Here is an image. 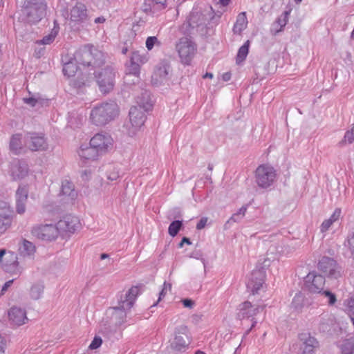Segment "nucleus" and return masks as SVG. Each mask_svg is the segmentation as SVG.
Listing matches in <instances>:
<instances>
[{
  "label": "nucleus",
  "instance_id": "obj_62",
  "mask_svg": "<svg viewBox=\"0 0 354 354\" xmlns=\"http://www.w3.org/2000/svg\"><path fill=\"white\" fill-rule=\"evenodd\" d=\"M195 354H205L203 351H197Z\"/></svg>",
  "mask_w": 354,
  "mask_h": 354
},
{
  "label": "nucleus",
  "instance_id": "obj_32",
  "mask_svg": "<svg viewBox=\"0 0 354 354\" xmlns=\"http://www.w3.org/2000/svg\"><path fill=\"white\" fill-rule=\"evenodd\" d=\"M21 136L19 134L14 135L10 140V147L11 151L15 153H18L21 149Z\"/></svg>",
  "mask_w": 354,
  "mask_h": 354
},
{
  "label": "nucleus",
  "instance_id": "obj_64",
  "mask_svg": "<svg viewBox=\"0 0 354 354\" xmlns=\"http://www.w3.org/2000/svg\"><path fill=\"white\" fill-rule=\"evenodd\" d=\"M353 36H354V33L353 34L352 33V37H353Z\"/></svg>",
  "mask_w": 354,
  "mask_h": 354
},
{
  "label": "nucleus",
  "instance_id": "obj_59",
  "mask_svg": "<svg viewBox=\"0 0 354 354\" xmlns=\"http://www.w3.org/2000/svg\"><path fill=\"white\" fill-rule=\"evenodd\" d=\"M212 77H213V74L210 73H206L203 75V78H210V79H212Z\"/></svg>",
  "mask_w": 354,
  "mask_h": 354
},
{
  "label": "nucleus",
  "instance_id": "obj_5",
  "mask_svg": "<svg viewBox=\"0 0 354 354\" xmlns=\"http://www.w3.org/2000/svg\"><path fill=\"white\" fill-rule=\"evenodd\" d=\"M181 62L185 65H189L196 53L195 44L187 37L179 39L176 46Z\"/></svg>",
  "mask_w": 354,
  "mask_h": 354
},
{
  "label": "nucleus",
  "instance_id": "obj_10",
  "mask_svg": "<svg viewBox=\"0 0 354 354\" xmlns=\"http://www.w3.org/2000/svg\"><path fill=\"white\" fill-rule=\"evenodd\" d=\"M151 104L147 103V105L142 106L140 105L139 107L133 106L129 111L130 122L131 124V132L134 133L135 131L143 126L145 122V114L142 109L147 111L151 107Z\"/></svg>",
  "mask_w": 354,
  "mask_h": 354
},
{
  "label": "nucleus",
  "instance_id": "obj_16",
  "mask_svg": "<svg viewBox=\"0 0 354 354\" xmlns=\"http://www.w3.org/2000/svg\"><path fill=\"white\" fill-rule=\"evenodd\" d=\"M318 268L330 277L337 278L340 275L337 262L329 257H323L318 263Z\"/></svg>",
  "mask_w": 354,
  "mask_h": 354
},
{
  "label": "nucleus",
  "instance_id": "obj_35",
  "mask_svg": "<svg viewBox=\"0 0 354 354\" xmlns=\"http://www.w3.org/2000/svg\"><path fill=\"white\" fill-rule=\"evenodd\" d=\"M130 62L141 65L147 62V57L146 55H141L138 51H136L132 53Z\"/></svg>",
  "mask_w": 354,
  "mask_h": 354
},
{
  "label": "nucleus",
  "instance_id": "obj_2",
  "mask_svg": "<svg viewBox=\"0 0 354 354\" xmlns=\"http://www.w3.org/2000/svg\"><path fill=\"white\" fill-rule=\"evenodd\" d=\"M75 57L84 65L97 66L102 63L104 55L93 45L87 44L75 53Z\"/></svg>",
  "mask_w": 354,
  "mask_h": 354
},
{
  "label": "nucleus",
  "instance_id": "obj_61",
  "mask_svg": "<svg viewBox=\"0 0 354 354\" xmlns=\"http://www.w3.org/2000/svg\"><path fill=\"white\" fill-rule=\"evenodd\" d=\"M108 257H109V256H108V254H101V259H106V258H107Z\"/></svg>",
  "mask_w": 354,
  "mask_h": 354
},
{
  "label": "nucleus",
  "instance_id": "obj_48",
  "mask_svg": "<svg viewBox=\"0 0 354 354\" xmlns=\"http://www.w3.org/2000/svg\"><path fill=\"white\" fill-rule=\"evenodd\" d=\"M171 285L169 283H167L166 282L164 283L163 288H162L161 292H160L158 301L160 300H161L162 298L165 296V295L167 294V290H171Z\"/></svg>",
  "mask_w": 354,
  "mask_h": 354
},
{
  "label": "nucleus",
  "instance_id": "obj_50",
  "mask_svg": "<svg viewBox=\"0 0 354 354\" xmlns=\"http://www.w3.org/2000/svg\"><path fill=\"white\" fill-rule=\"evenodd\" d=\"M24 101L26 104H29L31 106H35L39 102L38 99L35 97L24 98Z\"/></svg>",
  "mask_w": 354,
  "mask_h": 354
},
{
  "label": "nucleus",
  "instance_id": "obj_33",
  "mask_svg": "<svg viewBox=\"0 0 354 354\" xmlns=\"http://www.w3.org/2000/svg\"><path fill=\"white\" fill-rule=\"evenodd\" d=\"M182 226H183V223H182L181 221H173L169 225V228H168V233H169V234L171 236L174 237L175 236L177 235V234L180 231V230L182 227Z\"/></svg>",
  "mask_w": 354,
  "mask_h": 354
},
{
  "label": "nucleus",
  "instance_id": "obj_15",
  "mask_svg": "<svg viewBox=\"0 0 354 354\" xmlns=\"http://www.w3.org/2000/svg\"><path fill=\"white\" fill-rule=\"evenodd\" d=\"M58 196L64 203H73L77 197V192L71 181L64 180L62 181Z\"/></svg>",
  "mask_w": 354,
  "mask_h": 354
},
{
  "label": "nucleus",
  "instance_id": "obj_41",
  "mask_svg": "<svg viewBox=\"0 0 354 354\" xmlns=\"http://www.w3.org/2000/svg\"><path fill=\"white\" fill-rule=\"evenodd\" d=\"M57 32H51L49 35L45 36L42 39L37 41V44L47 45L51 44L55 39Z\"/></svg>",
  "mask_w": 354,
  "mask_h": 354
},
{
  "label": "nucleus",
  "instance_id": "obj_47",
  "mask_svg": "<svg viewBox=\"0 0 354 354\" xmlns=\"http://www.w3.org/2000/svg\"><path fill=\"white\" fill-rule=\"evenodd\" d=\"M323 294L325 295V297L328 298V304L330 305H333L336 302L337 299L335 294L328 290L324 291Z\"/></svg>",
  "mask_w": 354,
  "mask_h": 354
},
{
  "label": "nucleus",
  "instance_id": "obj_60",
  "mask_svg": "<svg viewBox=\"0 0 354 354\" xmlns=\"http://www.w3.org/2000/svg\"><path fill=\"white\" fill-rule=\"evenodd\" d=\"M128 50H129L128 47L127 46H124L122 48V53L124 55H126L127 53Z\"/></svg>",
  "mask_w": 354,
  "mask_h": 354
},
{
  "label": "nucleus",
  "instance_id": "obj_53",
  "mask_svg": "<svg viewBox=\"0 0 354 354\" xmlns=\"http://www.w3.org/2000/svg\"><path fill=\"white\" fill-rule=\"evenodd\" d=\"M13 281L14 280L12 279V280H9V281H8L7 282L5 283V284L3 285V286L2 287V289L1 290L2 295L8 290V288L9 287H10V286L13 283Z\"/></svg>",
  "mask_w": 354,
  "mask_h": 354
},
{
  "label": "nucleus",
  "instance_id": "obj_29",
  "mask_svg": "<svg viewBox=\"0 0 354 354\" xmlns=\"http://www.w3.org/2000/svg\"><path fill=\"white\" fill-rule=\"evenodd\" d=\"M341 214V209H336L333 214L331 215V216L325 220L321 225V232H326L330 227L333 225L334 222L337 221L340 216Z\"/></svg>",
  "mask_w": 354,
  "mask_h": 354
},
{
  "label": "nucleus",
  "instance_id": "obj_3",
  "mask_svg": "<svg viewBox=\"0 0 354 354\" xmlns=\"http://www.w3.org/2000/svg\"><path fill=\"white\" fill-rule=\"evenodd\" d=\"M254 178L259 187L266 189L276 180L277 171L269 164H261L254 171Z\"/></svg>",
  "mask_w": 354,
  "mask_h": 354
},
{
  "label": "nucleus",
  "instance_id": "obj_28",
  "mask_svg": "<svg viewBox=\"0 0 354 354\" xmlns=\"http://www.w3.org/2000/svg\"><path fill=\"white\" fill-rule=\"evenodd\" d=\"M291 12V10L285 11L283 15L279 17L275 23L274 24V34L281 31L283 28L286 26L288 21L289 15Z\"/></svg>",
  "mask_w": 354,
  "mask_h": 354
},
{
  "label": "nucleus",
  "instance_id": "obj_26",
  "mask_svg": "<svg viewBox=\"0 0 354 354\" xmlns=\"http://www.w3.org/2000/svg\"><path fill=\"white\" fill-rule=\"evenodd\" d=\"M258 308H254L250 301H245L239 306V315L242 318L250 317L257 315Z\"/></svg>",
  "mask_w": 354,
  "mask_h": 354
},
{
  "label": "nucleus",
  "instance_id": "obj_27",
  "mask_svg": "<svg viewBox=\"0 0 354 354\" xmlns=\"http://www.w3.org/2000/svg\"><path fill=\"white\" fill-rule=\"evenodd\" d=\"M301 339L304 341V354L306 353L308 354H312L314 351V349L319 346V342L316 338L310 336V335L306 337H302Z\"/></svg>",
  "mask_w": 354,
  "mask_h": 354
},
{
  "label": "nucleus",
  "instance_id": "obj_30",
  "mask_svg": "<svg viewBox=\"0 0 354 354\" xmlns=\"http://www.w3.org/2000/svg\"><path fill=\"white\" fill-rule=\"evenodd\" d=\"M250 41L247 40L243 46H241L239 50L236 55V61L237 64H240L242 62H243L249 53V46H250Z\"/></svg>",
  "mask_w": 354,
  "mask_h": 354
},
{
  "label": "nucleus",
  "instance_id": "obj_58",
  "mask_svg": "<svg viewBox=\"0 0 354 354\" xmlns=\"http://www.w3.org/2000/svg\"><path fill=\"white\" fill-rule=\"evenodd\" d=\"M230 0H219L218 3L222 6H226L229 4Z\"/></svg>",
  "mask_w": 354,
  "mask_h": 354
},
{
  "label": "nucleus",
  "instance_id": "obj_36",
  "mask_svg": "<svg viewBox=\"0 0 354 354\" xmlns=\"http://www.w3.org/2000/svg\"><path fill=\"white\" fill-rule=\"evenodd\" d=\"M202 20V15L197 12H192L188 18V23L190 26H195Z\"/></svg>",
  "mask_w": 354,
  "mask_h": 354
},
{
  "label": "nucleus",
  "instance_id": "obj_19",
  "mask_svg": "<svg viewBox=\"0 0 354 354\" xmlns=\"http://www.w3.org/2000/svg\"><path fill=\"white\" fill-rule=\"evenodd\" d=\"M8 318L11 324L17 326H21L28 321L26 310L17 306L10 308L8 311Z\"/></svg>",
  "mask_w": 354,
  "mask_h": 354
},
{
  "label": "nucleus",
  "instance_id": "obj_51",
  "mask_svg": "<svg viewBox=\"0 0 354 354\" xmlns=\"http://www.w3.org/2000/svg\"><path fill=\"white\" fill-rule=\"evenodd\" d=\"M246 210H247V208L246 207H242L239 209V212L234 214L232 216V219L233 220H236L235 217L236 216H238L239 215H241V216H244L245 214V212H246Z\"/></svg>",
  "mask_w": 354,
  "mask_h": 354
},
{
  "label": "nucleus",
  "instance_id": "obj_63",
  "mask_svg": "<svg viewBox=\"0 0 354 354\" xmlns=\"http://www.w3.org/2000/svg\"><path fill=\"white\" fill-rule=\"evenodd\" d=\"M302 0H295V1L298 3H300Z\"/></svg>",
  "mask_w": 354,
  "mask_h": 354
},
{
  "label": "nucleus",
  "instance_id": "obj_34",
  "mask_svg": "<svg viewBox=\"0 0 354 354\" xmlns=\"http://www.w3.org/2000/svg\"><path fill=\"white\" fill-rule=\"evenodd\" d=\"M22 252L28 255L33 254L35 252L36 248L35 245L26 239L22 241Z\"/></svg>",
  "mask_w": 354,
  "mask_h": 354
},
{
  "label": "nucleus",
  "instance_id": "obj_20",
  "mask_svg": "<svg viewBox=\"0 0 354 354\" xmlns=\"http://www.w3.org/2000/svg\"><path fill=\"white\" fill-rule=\"evenodd\" d=\"M80 221L74 216L67 215L57 223V230H60L66 232L74 233L78 228Z\"/></svg>",
  "mask_w": 354,
  "mask_h": 354
},
{
  "label": "nucleus",
  "instance_id": "obj_12",
  "mask_svg": "<svg viewBox=\"0 0 354 354\" xmlns=\"http://www.w3.org/2000/svg\"><path fill=\"white\" fill-rule=\"evenodd\" d=\"M12 209L6 201H0V236L12 225Z\"/></svg>",
  "mask_w": 354,
  "mask_h": 354
},
{
  "label": "nucleus",
  "instance_id": "obj_17",
  "mask_svg": "<svg viewBox=\"0 0 354 354\" xmlns=\"http://www.w3.org/2000/svg\"><path fill=\"white\" fill-rule=\"evenodd\" d=\"M88 19L87 9L82 3H77L71 10L70 22L72 26L79 25Z\"/></svg>",
  "mask_w": 354,
  "mask_h": 354
},
{
  "label": "nucleus",
  "instance_id": "obj_43",
  "mask_svg": "<svg viewBox=\"0 0 354 354\" xmlns=\"http://www.w3.org/2000/svg\"><path fill=\"white\" fill-rule=\"evenodd\" d=\"M152 1L153 10H162L167 6V0H152Z\"/></svg>",
  "mask_w": 354,
  "mask_h": 354
},
{
  "label": "nucleus",
  "instance_id": "obj_49",
  "mask_svg": "<svg viewBox=\"0 0 354 354\" xmlns=\"http://www.w3.org/2000/svg\"><path fill=\"white\" fill-rule=\"evenodd\" d=\"M207 221H208V219L207 217L201 218L196 225L197 230L203 229L206 226Z\"/></svg>",
  "mask_w": 354,
  "mask_h": 354
},
{
  "label": "nucleus",
  "instance_id": "obj_46",
  "mask_svg": "<svg viewBox=\"0 0 354 354\" xmlns=\"http://www.w3.org/2000/svg\"><path fill=\"white\" fill-rule=\"evenodd\" d=\"M157 43H158V41L156 37H149L146 40V47L149 50H151Z\"/></svg>",
  "mask_w": 354,
  "mask_h": 354
},
{
  "label": "nucleus",
  "instance_id": "obj_56",
  "mask_svg": "<svg viewBox=\"0 0 354 354\" xmlns=\"http://www.w3.org/2000/svg\"><path fill=\"white\" fill-rule=\"evenodd\" d=\"M222 79L225 82H227L231 79V73L230 72H227L223 74Z\"/></svg>",
  "mask_w": 354,
  "mask_h": 354
},
{
  "label": "nucleus",
  "instance_id": "obj_52",
  "mask_svg": "<svg viewBox=\"0 0 354 354\" xmlns=\"http://www.w3.org/2000/svg\"><path fill=\"white\" fill-rule=\"evenodd\" d=\"M184 307L192 308L194 306V302L189 299H185L182 301Z\"/></svg>",
  "mask_w": 354,
  "mask_h": 354
},
{
  "label": "nucleus",
  "instance_id": "obj_24",
  "mask_svg": "<svg viewBox=\"0 0 354 354\" xmlns=\"http://www.w3.org/2000/svg\"><path fill=\"white\" fill-rule=\"evenodd\" d=\"M78 153L81 158L86 160H96L99 157L102 156L100 152L90 145L88 147H82Z\"/></svg>",
  "mask_w": 354,
  "mask_h": 354
},
{
  "label": "nucleus",
  "instance_id": "obj_9",
  "mask_svg": "<svg viewBox=\"0 0 354 354\" xmlns=\"http://www.w3.org/2000/svg\"><path fill=\"white\" fill-rule=\"evenodd\" d=\"M115 77V73L110 67L104 68L97 73L96 75L97 83L102 93H108L113 89Z\"/></svg>",
  "mask_w": 354,
  "mask_h": 354
},
{
  "label": "nucleus",
  "instance_id": "obj_31",
  "mask_svg": "<svg viewBox=\"0 0 354 354\" xmlns=\"http://www.w3.org/2000/svg\"><path fill=\"white\" fill-rule=\"evenodd\" d=\"M342 354L354 353V337L346 339L341 346Z\"/></svg>",
  "mask_w": 354,
  "mask_h": 354
},
{
  "label": "nucleus",
  "instance_id": "obj_18",
  "mask_svg": "<svg viewBox=\"0 0 354 354\" xmlns=\"http://www.w3.org/2000/svg\"><path fill=\"white\" fill-rule=\"evenodd\" d=\"M305 284L311 292H321L325 285V279L321 274L310 272L307 274Z\"/></svg>",
  "mask_w": 354,
  "mask_h": 354
},
{
  "label": "nucleus",
  "instance_id": "obj_7",
  "mask_svg": "<svg viewBox=\"0 0 354 354\" xmlns=\"http://www.w3.org/2000/svg\"><path fill=\"white\" fill-rule=\"evenodd\" d=\"M0 266L8 272L21 274L22 268L19 266L17 254L6 249L0 250Z\"/></svg>",
  "mask_w": 354,
  "mask_h": 354
},
{
  "label": "nucleus",
  "instance_id": "obj_23",
  "mask_svg": "<svg viewBox=\"0 0 354 354\" xmlns=\"http://www.w3.org/2000/svg\"><path fill=\"white\" fill-rule=\"evenodd\" d=\"M10 172L14 180H21L28 174V165L25 162H15L11 166Z\"/></svg>",
  "mask_w": 354,
  "mask_h": 354
},
{
  "label": "nucleus",
  "instance_id": "obj_45",
  "mask_svg": "<svg viewBox=\"0 0 354 354\" xmlns=\"http://www.w3.org/2000/svg\"><path fill=\"white\" fill-rule=\"evenodd\" d=\"M102 344V339L100 337L95 336L93 341L91 342V344L89 345L88 348L91 350H94L98 348Z\"/></svg>",
  "mask_w": 354,
  "mask_h": 354
},
{
  "label": "nucleus",
  "instance_id": "obj_37",
  "mask_svg": "<svg viewBox=\"0 0 354 354\" xmlns=\"http://www.w3.org/2000/svg\"><path fill=\"white\" fill-rule=\"evenodd\" d=\"M140 65L130 62V65L128 66V73L127 74V77H129L131 75H133L137 78H138L140 75Z\"/></svg>",
  "mask_w": 354,
  "mask_h": 354
},
{
  "label": "nucleus",
  "instance_id": "obj_25",
  "mask_svg": "<svg viewBox=\"0 0 354 354\" xmlns=\"http://www.w3.org/2000/svg\"><path fill=\"white\" fill-rule=\"evenodd\" d=\"M248 23L246 12H242L239 13L233 27V32L234 34L241 35V32L247 28Z\"/></svg>",
  "mask_w": 354,
  "mask_h": 354
},
{
  "label": "nucleus",
  "instance_id": "obj_39",
  "mask_svg": "<svg viewBox=\"0 0 354 354\" xmlns=\"http://www.w3.org/2000/svg\"><path fill=\"white\" fill-rule=\"evenodd\" d=\"M44 290V286L41 284H35L31 287L30 295L33 299H38Z\"/></svg>",
  "mask_w": 354,
  "mask_h": 354
},
{
  "label": "nucleus",
  "instance_id": "obj_38",
  "mask_svg": "<svg viewBox=\"0 0 354 354\" xmlns=\"http://www.w3.org/2000/svg\"><path fill=\"white\" fill-rule=\"evenodd\" d=\"M77 67L73 63H66L64 65L63 73L68 77L73 76L76 72Z\"/></svg>",
  "mask_w": 354,
  "mask_h": 354
},
{
  "label": "nucleus",
  "instance_id": "obj_55",
  "mask_svg": "<svg viewBox=\"0 0 354 354\" xmlns=\"http://www.w3.org/2000/svg\"><path fill=\"white\" fill-rule=\"evenodd\" d=\"M6 346V342L1 336H0V353H2L4 352V348Z\"/></svg>",
  "mask_w": 354,
  "mask_h": 354
},
{
  "label": "nucleus",
  "instance_id": "obj_21",
  "mask_svg": "<svg viewBox=\"0 0 354 354\" xmlns=\"http://www.w3.org/2000/svg\"><path fill=\"white\" fill-rule=\"evenodd\" d=\"M28 200V189L19 186L16 192V212L23 214L26 212V203Z\"/></svg>",
  "mask_w": 354,
  "mask_h": 354
},
{
  "label": "nucleus",
  "instance_id": "obj_1",
  "mask_svg": "<svg viewBox=\"0 0 354 354\" xmlns=\"http://www.w3.org/2000/svg\"><path fill=\"white\" fill-rule=\"evenodd\" d=\"M119 115V108L114 102H104L95 106L90 113V121L97 126H102L114 120Z\"/></svg>",
  "mask_w": 354,
  "mask_h": 354
},
{
  "label": "nucleus",
  "instance_id": "obj_42",
  "mask_svg": "<svg viewBox=\"0 0 354 354\" xmlns=\"http://www.w3.org/2000/svg\"><path fill=\"white\" fill-rule=\"evenodd\" d=\"M354 141V132L352 129L351 131H348L345 133L344 139L339 143L340 146H343L347 143L351 144Z\"/></svg>",
  "mask_w": 354,
  "mask_h": 354
},
{
  "label": "nucleus",
  "instance_id": "obj_6",
  "mask_svg": "<svg viewBox=\"0 0 354 354\" xmlns=\"http://www.w3.org/2000/svg\"><path fill=\"white\" fill-rule=\"evenodd\" d=\"M47 5L43 0H28L24 4V11L32 22L41 20L46 13Z\"/></svg>",
  "mask_w": 354,
  "mask_h": 354
},
{
  "label": "nucleus",
  "instance_id": "obj_57",
  "mask_svg": "<svg viewBox=\"0 0 354 354\" xmlns=\"http://www.w3.org/2000/svg\"><path fill=\"white\" fill-rule=\"evenodd\" d=\"M106 21V19L104 17H99L95 19V23L96 24H103Z\"/></svg>",
  "mask_w": 354,
  "mask_h": 354
},
{
  "label": "nucleus",
  "instance_id": "obj_14",
  "mask_svg": "<svg viewBox=\"0 0 354 354\" xmlns=\"http://www.w3.org/2000/svg\"><path fill=\"white\" fill-rule=\"evenodd\" d=\"M140 287L138 286H133L131 287L124 296H121L119 300L118 309L123 310L131 309L138 297L140 294Z\"/></svg>",
  "mask_w": 354,
  "mask_h": 354
},
{
  "label": "nucleus",
  "instance_id": "obj_4",
  "mask_svg": "<svg viewBox=\"0 0 354 354\" xmlns=\"http://www.w3.org/2000/svg\"><path fill=\"white\" fill-rule=\"evenodd\" d=\"M191 342L192 335L188 327L181 325L175 328L174 337L170 341V346L175 351H185L188 348Z\"/></svg>",
  "mask_w": 354,
  "mask_h": 354
},
{
  "label": "nucleus",
  "instance_id": "obj_54",
  "mask_svg": "<svg viewBox=\"0 0 354 354\" xmlns=\"http://www.w3.org/2000/svg\"><path fill=\"white\" fill-rule=\"evenodd\" d=\"M186 243L187 245H191L192 242L190 241L189 239L187 237H183L181 240V241L178 244V248H181L183 247V245Z\"/></svg>",
  "mask_w": 354,
  "mask_h": 354
},
{
  "label": "nucleus",
  "instance_id": "obj_13",
  "mask_svg": "<svg viewBox=\"0 0 354 354\" xmlns=\"http://www.w3.org/2000/svg\"><path fill=\"white\" fill-rule=\"evenodd\" d=\"M31 233L37 239L51 241L57 236L58 230L56 226L46 224L33 227Z\"/></svg>",
  "mask_w": 354,
  "mask_h": 354
},
{
  "label": "nucleus",
  "instance_id": "obj_8",
  "mask_svg": "<svg viewBox=\"0 0 354 354\" xmlns=\"http://www.w3.org/2000/svg\"><path fill=\"white\" fill-rule=\"evenodd\" d=\"M89 145L96 149L103 156L111 151L114 147V141L107 133H97L90 140Z\"/></svg>",
  "mask_w": 354,
  "mask_h": 354
},
{
  "label": "nucleus",
  "instance_id": "obj_11",
  "mask_svg": "<svg viewBox=\"0 0 354 354\" xmlns=\"http://www.w3.org/2000/svg\"><path fill=\"white\" fill-rule=\"evenodd\" d=\"M266 274L263 269L254 270L247 283L248 289L252 295L258 294L259 291L265 288Z\"/></svg>",
  "mask_w": 354,
  "mask_h": 354
},
{
  "label": "nucleus",
  "instance_id": "obj_22",
  "mask_svg": "<svg viewBox=\"0 0 354 354\" xmlns=\"http://www.w3.org/2000/svg\"><path fill=\"white\" fill-rule=\"evenodd\" d=\"M27 146L31 151H39L46 149V143L42 136L32 133H30L29 139L27 140Z\"/></svg>",
  "mask_w": 354,
  "mask_h": 354
},
{
  "label": "nucleus",
  "instance_id": "obj_40",
  "mask_svg": "<svg viewBox=\"0 0 354 354\" xmlns=\"http://www.w3.org/2000/svg\"><path fill=\"white\" fill-rule=\"evenodd\" d=\"M346 311L349 315H354V295L344 301Z\"/></svg>",
  "mask_w": 354,
  "mask_h": 354
},
{
  "label": "nucleus",
  "instance_id": "obj_44",
  "mask_svg": "<svg viewBox=\"0 0 354 354\" xmlns=\"http://www.w3.org/2000/svg\"><path fill=\"white\" fill-rule=\"evenodd\" d=\"M119 176L118 170L114 167L107 171V178L111 181L116 180Z\"/></svg>",
  "mask_w": 354,
  "mask_h": 354
}]
</instances>
